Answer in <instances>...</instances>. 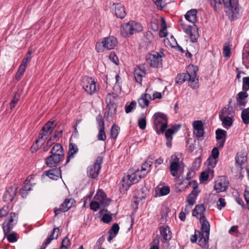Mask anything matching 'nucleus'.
Instances as JSON below:
<instances>
[{"instance_id":"15","label":"nucleus","mask_w":249,"mask_h":249,"mask_svg":"<svg viewBox=\"0 0 249 249\" xmlns=\"http://www.w3.org/2000/svg\"><path fill=\"white\" fill-rule=\"evenodd\" d=\"M180 24L183 31L187 35L190 36L192 42H195L196 41L198 35L196 33L195 34L192 33V27L191 25H187L183 22L182 20H180Z\"/></svg>"},{"instance_id":"61","label":"nucleus","mask_w":249,"mask_h":249,"mask_svg":"<svg viewBox=\"0 0 249 249\" xmlns=\"http://www.w3.org/2000/svg\"><path fill=\"white\" fill-rule=\"evenodd\" d=\"M219 204H217V208L220 210L223 207H224L226 205V202L225 199L223 198H219L218 199Z\"/></svg>"},{"instance_id":"14","label":"nucleus","mask_w":249,"mask_h":249,"mask_svg":"<svg viewBox=\"0 0 249 249\" xmlns=\"http://www.w3.org/2000/svg\"><path fill=\"white\" fill-rule=\"evenodd\" d=\"M159 230L162 242L165 243L171 239L172 232L168 226H161L159 228Z\"/></svg>"},{"instance_id":"12","label":"nucleus","mask_w":249,"mask_h":249,"mask_svg":"<svg viewBox=\"0 0 249 249\" xmlns=\"http://www.w3.org/2000/svg\"><path fill=\"white\" fill-rule=\"evenodd\" d=\"M75 203V200L73 198L66 199L64 202L61 204L59 208H54V212L56 216L61 212H65L68 211L73 204Z\"/></svg>"},{"instance_id":"59","label":"nucleus","mask_w":249,"mask_h":249,"mask_svg":"<svg viewBox=\"0 0 249 249\" xmlns=\"http://www.w3.org/2000/svg\"><path fill=\"white\" fill-rule=\"evenodd\" d=\"M32 54V52L30 51H29L26 56L22 60V62L21 64L23 65H26L27 62L31 60V57L30 56L31 54Z\"/></svg>"},{"instance_id":"27","label":"nucleus","mask_w":249,"mask_h":249,"mask_svg":"<svg viewBox=\"0 0 249 249\" xmlns=\"http://www.w3.org/2000/svg\"><path fill=\"white\" fill-rule=\"evenodd\" d=\"M197 10L195 9L188 11L185 15V19L193 23H196L197 21Z\"/></svg>"},{"instance_id":"31","label":"nucleus","mask_w":249,"mask_h":249,"mask_svg":"<svg viewBox=\"0 0 249 249\" xmlns=\"http://www.w3.org/2000/svg\"><path fill=\"white\" fill-rule=\"evenodd\" d=\"M241 118L244 124H249V107L244 109L242 110Z\"/></svg>"},{"instance_id":"54","label":"nucleus","mask_w":249,"mask_h":249,"mask_svg":"<svg viewBox=\"0 0 249 249\" xmlns=\"http://www.w3.org/2000/svg\"><path fill=\"white\" fill-rule=\"evenodd\" d=\"M175 133V131L173 128H169L165 132V137L167 140H172V135Z\"/></svg>"},{"instance_id":"33","label":"nucleus","mask_w":249,"mask_h":249,"mask_svg":"<svg viewBox=\"0 0 249 249\" xmlns=\"http://www.w3.org/2000/svg\"><path fill=\"white\" fill-rule=\"evenodd\" d=\"M26 68V65H23L22 64L20 65L15 76V79L16 80L19 81L21 79L24 73L25 72Z\"/></svg>"},{"instance_id":"20","label":"nucleus","mask_w":249,"mask_h":249,"mask_svg":"<svg viewBox=\"0 0 249 249\" xmlns=\"http://www.w3.org/2000/svg\"><path fill=\"white\" fill-rule=\"evenodd\" d=\"M94 198L98 200L104 207H107L109 204V200L107 199V196L102 190H99L95 196Z\"/></svg>"},{"instance_id":"5","label":"nucleus","mask_w":249,"mask_h":249,"mask_svg":"<svg viewBox=\"0 0 249 249\" xmlns=\"http://www.w3.org/2000/svg\"><path fill=\"white\" fill-rule=\"evenodd\" d=\"M146 173H142V171L137 170L132 174H128L123 177L121 183L122 187L125 190H127L132 184L137 183L140 179L144 178Z\"/></svg>"},{"instance_id":"42","label":"nucleus","mask_w":249,"mask_h":249,"mask_svg":"<svg viewBox=\"0 0 249 249\" xmlns=\"http://www.w3.org/2000/svg\"><path fill=\"white\" fill-rule=\"evenodd\" d=\"M78 151V148L76 144L70 143L69 145V151L68 154L74 156V154H76Z\"/></svg>"},{"instance_id":"55","label":"nucleus","mask_w":249,"mask_h":249,"mask_svg":"<svg viewBox=\"0 0 249 249\" xmlns=\"http://www.w3.org/2000/svg\"><path fill=\"white\" fill-rule=\"evenodd\" d=\"M223 56L224 57H230L231 54V50L229 46H224L223 51Z\"/></svg>"},{"instance_id":"38","label":"nucleus","mask_w":249,"mask_h":249,"mask_svg":"<svg viewBox=\"0 0 249 249\" xmlns=\"http://www.w3.org/2000/svg\"><path fill=\"white\" fill-rule=\"evenodd\" d=\"M119 129L120 127L116 124L112 126L110 130V136L112 139H115L117 137Z\"/></svg>"},{"instance_id":"57","label":"nucleus","mask_w":249,"mask_h":249,"mask_svg":"<svg viewBox=\"0 0 249 249\" xmlns=\"http://www.w3.org/2000/svg\"><path fill=\"white\" fill-rule=\"evenodd\" d=\"M99 203L97 201H92L90 203V209L96 212L99 208Z\"/></svg>"},{"instance_id":"60","label":"nucleus","mask_w":249,"mask_h":249,"mask_svg":"<svg viewBox=\"0 0 249 249\" xmlns=\"http://www.w3.org/2000/svg\"><path fill=\"white\" fill-rule=\"evenodd\" d=\"M54 143V141L50 138L47 141L46 144L43 147L44 151H47L49 150L52 145Z\"/></svg>"},{"instance_id":"17","label":"nucleus","mask_w":249,"mask_h":249,"mask_svg":"<svg viewBox=\"0 0 249 249\" xmlns=\"http://www.w3.org/2000/svg\"><path fill=\"white\" fill-rule=\"evenodd\" d=\"M63 158L60 157V156H54L51 155L45 159V163L49 167H56L60 161Z\"/></svg>"},{"instance_id":"44","label":"nucleus","mask_w":249,"mask_h":249,"mask_svg":"<svg viewBox=\"0 0 249 249\" xmlns=\"http://www.w3.org/2000/svg\"><path fill=\"white\" fill-rule=\"evenodd\" d=\"M194 129L196 130H201L204 129L203 124L201 121H195L193 123Z\"/></svg>"},{"instance_id":"39","label":"nucleus","mask_w":249,"mask_h":249,"mask_svg":"<svg viewBox=\"0 0 249 249\" xmlns=\"http://www.w3.org/2000/svg\"><path fill=\"white\" fill-rule=\"evenodd\" d=\"M142 117L138 120V126L142 130H144L146 126V116L144 114H142Z\"/></svg>"},{"instance_id":"11","label":"nucleus","mask_w":249,"mask_h":249,"mask_svg":"<svg viewBox=\"0 0 249 249\" xmlns=\"http://www.w3.org/2000/svg\"><path fill=\"white\" fill-rule=\"evenodd\" d=\"M10 215V218L7 219L3 224L2 228L4 234H6V233H9L18 221L17 214L15 213H11Z\"/></svg>"},{"instance_id":"7","label":"nucleus","mask_w":249,"mask_h":249,"mask_svg":"<svg viewBox=\"0 0 249 249\" xmlns=\"http://www.w3.org/2000/svg\"><path fill=\"white\" fill-rule=\"evenodd\" d=\"M164 56L162 52H154V53L146 54L145 59L147 63L153 68L161 67L162 65L161 58Z\"/></svg>"},{"instance_id":"21","label":"nucleus","mask_w":249,"mask_h":249,"mask_svg":"<svg viewBox=\"0 0 249 249\" xmlns=\"http://www.w3.org/2000/svg\"><path fill=\"white\" fill-rule=\"evenodd\" d=\"M182 164H178L175 161H172L169 166V170L171 174L173 177H179V172H181Z\"/></svg>"},{"instance_id":"45","label":"nucleus","mask_w":249,"mask_h":249,"mask_svg":"<svg viewBox=\"0 0 249 249\" xmlns=\"http://www.w3.org/2000/svg\"><path fill=\"white\" fill-rule=\"evenodd\" d=\"M162 24L163 25V28L160 30V33H159V36L160 37H165L167 35V29L165 24V21L164 20V19L162 18Z\"/></svg>"},{"instance_id":"53","label":"nucleus","mask_w":249,"mask_h":249,"mask_svg":"<svg viewBox=\"0 0 249 249\" xmlns=\"http://www.w3.org/2000/svg\"><path fill=\"white\" fill-rule=\"evenodd\" d=\"M96 120L98 124V127H105L104 121L101 114H99L96 116Z\"/></svg>"},{"instance_id":"52","label":"nucleus","mask_w":249,"mask_h":249,"mask_svg":"<svg viewBox=\"0 0 249 249\" xmlns=\"http://www.w3.org/2000/svg\"><path fill=\"white\" fill-rule=\"evenodd\" d=\"M19 100V95L16 93L13 99L11 101L10 103V108L12 109L13 108L15 107L16 104L18 102Z\"/></svg>"},{"instance_id":"58","label":"nucleus","mask_w":249,"mask_h":249,"mask_svg":"<svg viewBox=\"0 0 249 249\" xmlns=\"http://www.w3.org/2000/svg\"><path fill=\"white\" fill-rule=\"evenodd\" d=\"M219 155L218 148L214 147L212 151V156L214 160H216Z\"/></svg>"},{"instance_id":"25","label":"nucleus","mask_w":249,"mask_h":249,"mask_svg":"<svg viewBox=\"0 0 249 249\" xmlns=\"http://www.w3.org/2000/svg\"><path fill=\"white\" fill-rule=\"evenodd\" d=\"M50 153L54 156H60V157L62 158L64 157L63 148L59 143H56L53 147Z\"/></svg>"},{"instance_id":"29","label":"nucleus","mask_w":249,"mask_h":249,"mask_svg":"<svg viewBox=\"0 0 249 249\" xmlns=\"http://www.w3.org/2000/svg\"><path fill=\"white\" fill-rule=\"evenodd\" d=\"M50 135V134L47 132L46 130H43V128H42L41 132L39 134L38 139L36 141V144H37L38 143H40V146H41L43 143H44L45 140L48 138Z\"/></svg>"},{"instance_id":"3","label":"nucleus","mask_w":249,"mask_h":249,"mask_svg":"<svg viewBox=\"0 0 249 249\" xmlns=\"http://www.w3.org/2000/svg\"><path fill=\"white\" fill-rule=\"evenodd\" d=\"M196 71L193 67V69H189L186 72L178 74L176 77V83L181 85L185 81H188L189 86L193 89H196L199 87L198 78L196 76Z\"/></svg>"},{"instance_id":"41","label":"nucleus","mask_w":249,"mask_h":249,"mask_svg":"<svg viewBox=\"0 0 249 249\" xmlns=\"http://www.w3.org/2000/svg\"><path fill=\"white\" fill-rule=\"evenodd\" d=\"M227 187V186L226 185L223 184L221 182L216 183L214 186V189L217 192H220L226 190Z\"/></svg>"},{"instance_id":"30","label":"nucleus","mask_w":249,"mask_h":249,"mask_svg":"<svg viewBox=\"0 0 249 249\" xmlns=\"http://www.w3.org/2000/svg\"><path fill=\"white\" fill-rule=\"evenodd\" d=\"M205 207L203 204H197L196 206L195 209L193 211V215L197 216V215H201L202 216L204 211H205Z\"/></svg>"},{"instance_id":"47","label":"nucleus","mask_w":249,"mask_h":249,"mask_svg":"<svg viewBox=\"0 0 249 249\" xmlns=\"http://www.w3.org/2000/svg\"><path fill=\"white\" fill-rule=\"evenodd\" d=\"M152 164L153 161L151 160L145 161V163L142 164V169L140 171H142V173H145V171L147 170V168H150L152 165ZM146 173H147V172H146Z\"/></svg>"},{"instance_id":"24","label":"nucleus","mask_w":249,"mask_h":249,"mask_svg":"<svg viewBox=\"0 0 249 249\" xmlns=\"http://www.w3.org/2000/svg\"><path fill=\"white\" fill-rule=\"evenodd\" d=\"M151 99V95L148 93L142 94L141 98L138 100L139 106L142 108L147 107L149 104V101Z\"/></svg>"},{"instance_id":"16","label":"nucleus","mask_w":249,"mask_h":249,"mask_svg":"<svg viewBox=\"0 0 249 249\" xmlns=\"http://www.w3.org/2000/svg\"><path fill=\"white\" fill-rule=\"evenodd\" d=\"M17 189L16 187L13 186L8 187L3 196V200L7 203L11 202L16 195Z\"/></svg>"},{"instance_id":"56","label":"nucleus","mask_w":249,"mask_h":249,"mask_svg":"<svg viewBox=\"0 0 249 249\" xmlns=\"http://www.w3.org/2000/svg\"><path fill=\"white\" fill-rule=\"evenodd\" d=\"M112 220V216L108 214H104L102 217V221L105 223H109Z\"/></svg>"},{"instance_id":"10","label":"nucleus","mask_w":249,"mask_h":249,"mask_svg":"<svg viewBox=\"0 0 249 249\" xmlns=\"http://www.w3.org/2000/svg\"><path fill=\"white\" fill-rule=\"evenodd\" d=\"M82 86L87 93L91 95L96 92L98 87L93 79L86 77L83 79Z\"/></svg>"},{"instance_id":"4","label":"nucleus","mask_w":249,"mask_h":249,"mask_svg":"<svg viewBox=\"0 0 249 249\" xmlns=\"http://www.w3.org/2000/svg\"><path fill=\"white\" fill-rule=\"evenodd\" d=\"M154 121V128L156 133L160 135L163 134L168 126V117L167 115L161 112L155 113L153 116Z\"/></svg>"},{"instance_id":"48","label":"nucleus","mask_w":249,"mask_h":249,"mask_svg":"<svg viewBox=\"0 0 249 249\" xmlns=\"http://www.w3.org/2000/svg\"><path fill=\"white\" fill-rule=\"evenodd\" d=\"M170 192V187L168 186H162L160 189V196H163L167 195Z\"/></svg>"},{"instance_id":"6","label":"nucleus","mask_w":249,"mask_h":249,"mask_svg":"<svg viewBox=\"0 0 249 249\" xmlns=\"http://www.w3.org/2000/svg\"><path fill=\"white\" fill-rule=\"evenodd\" d=\"M142 30V26L140 23L132 20L122 25L121 33L124 37H126Z\"/></svg>"},{"instance_id":"62","label":"nucleus","mask_w":249,"mask_h":249,"mask_svg":"<svg viewBox=\"0 0 249 249\" xmlns=\"http://www.w3.org/2000/svg\"><path fill=\"white\" fill-rule=\"evenodd\" d=\"M196 136L198 140H202L203 139L204 136V129H201V130H196Z\"/></svg>"},{"instance_id":"43","label":"nucleus","mask_w":249,"mask_h":249,"mask_svg":"<svg viewBox=\"0 0 249 249\" xmlns=\"http://www.w3.org/2000/svg\"><path fill=\"white\" fill-rule=\"evenodd\" d=\"M223 124L225 126H231L232 124V120L231 118L229 116H226L223 118V116H221V119Z\"/></svg>"},{"instance_id":"34","label":"nucleus","mask_w":249,"mask_h":249,"mask_svg":"<svg viewBox=\"0 0 249 249\" xmlns=\"http://www.w3.org/2000/svg\"><path fill=\"white\" fill-rule=\"evenodd\" d=\"M247 160V157L243 154H237L235 158L236 163L240 166L241 168H242V166L245 163Z\"/></svg>"},{"instance_id":"63","label":"nucleus","mask_w":249,"mask_h":249,"mask_svg":"<svg viewBox=\"0 0 249 249\" xmlns=\"http://www.w3.org/2000/svg\"><path fill=\"white\" fill-rule=\"evenodd\" d=\"M63 133V130H61L59 131H55L53 138L54 140L53 141H57L59 138L61 136L62 134Z\"/></svg>"},{"instance_id":"23","label":"nucleus","mask_w":249,"mask_h":249,"mask_svg":"<svg viewBox=\"0 0 249 249\" xmlns=\"http://www.w3.org/2000/svg\"><path fill=\"white\" fill-rule=\"evenodd\" d=\"M143 66L137 67L134 70V76L136 81L139 83L142 82V78L145 74V70L143 69Z\"/></svg>"},{"instance_id":"8","label":"nucleus","mask_w":249,"mask_h":249,"mask_svg":"<svg viewBox=\"0 0 249 249\" xmlns=\"http://www.w3.org/2000/svg\"><path fill=\"white\" fill-rule=\"evenodd\" d=\"M103 159L101 156H98L94 163L88 167L87 172L88 177L92 178H96L99 173L103 162Z\"/></svg>"},{"instance_id":"49","label":"nucleus","mask_w":249,"mask_h":249,"mask_svg":"<svg viewBox=\"0 0 249 249\" xmlns=\"http://www.w3.org/2000/svg\"><path fill=\"white\" fill-rule=\"evenodd\" d=\"M136 105V102L134 101H132L128 105L125 107V111L126 113H129L132 111Z\"/></svg>"},{"instance_id":"1","label":"nucleus","mask_w":249,"mask_h":249,"mask_svg":"<svg viewBox=\"0 0 249 249\" xmlns=\"http://www.w3.org/2000/svg\"><path fill=\"white\" fill-rule=\"evenodd\" d=\"M201 231L196 230L195 234L191 236L192 243H196L198 238V245L200 247L208 249L209 248V240L210 232V225L205 216L200 217Z\"/></svg>"},{"instance_id":"36","label":"nucleus","mask_w":249,"mask_h":249,"mask_svg":"<svg viewBox=\"0 0 249 249\" xmlns=\"http://www.w3.org/2000/svg\"><path fill=\"white\" fill-rule=\"evenodd\" d=\"M42 128L46 130L49 134H51L54 128V122H48Z\"/></svg>"},{"instance_id":"13","label":"nucleus","mask_w":249,"mask_h":249,"mask_svg":"<svg viewBox=\"0 0 249 249\" xmlns=\"http://www.w3.org/2000/svg\"><path fill=\"white\" fill-rule=\"evenodd\" d=\"M190 184L192 185L194 189L187 196V201L189 205L192 206L196 202V200L198 196L199 192L196 190L197 187V184L196 180H193L190 183Z\"/></svg>"},{"instance_id":"51","label":"nucleus","mask_w":249,"mask_h":249,"mask_svg":"<svg viewBox=\"0 0 249 249\" xmlns=\"http://www.w3.org/2000/svg\"><path fill=\"white\" fill-rule=\"evenodd\" d=\"M119 229H120V228H119V226L118 225V224L117 223H115L114 224L110 230L109 231V233H112L113 232V234H114V235H116L119 231Z\"/></svg>"},{"instance_id":"40","label":"nucleus","mask_w":249,"mask_h":249,"mask_svg":"<svg viewBox=\"0 0 249 249\" xmlns=\"http://www.w3.org/2000/svg\"><path fill=\"white\" fill-rule=\"evenodd\" d=\"M99 132L97 135L98 140L104 141L106 139V135L105 131V127H98Z\"/></svg>"},{"instance_id":"35","label":"nucleus","mask_w":249,"mask_h":249,"mask_svg":"<svg viewBox=\"0 0 249 249\" xmlns=\"http://www.w3.org/2000/svg\"><path fill=\"white\" fill-rule=\"evenodd\" d=\"M4 236L6 237L8 241L11 243L16 242L18 239V234L15 232L10 233H6V234H4Z\"/></svg>"},{"instance_id":"22","label":"nucleus","mask_w":249,"mask_h":249,"mask_svg":"<svg viewBox=\"0 0 249 249\" xmlns=\"http://www.w3.org/2000/svg\"><path fill=\"white\" fill-rule=\"evenodd\" d=\"M248 97V94L246 92L240 91L236 96V101L237 106L245 107L247 103L246 99Z\"/></svg>"},{"instance_id":"26","label":"nucleus","mask_w":249,"mask_h":249,"mask_svg":"<svg viewBox=\"0 0 249 249\" xmlns=\"http://www.w3.org/2000/svg\"><path fill=\"white\" fill-rule=\"evenodd\" d=\"M46 174L50 178L56 180L61 175V171L60 168H53L48 171H46Z\"/></svg>"},{"instance_id":"28","label":"nucleus","mask_w":249,"mask_h":249,"mask_svg":"<svg viewBox=\"0 0 249 249\" xmlns=\"http://www.w3.org/2000/svg\"><path fill=\"white\" fill-rule=\"evenodd\" d=\"M115 13L117 18L121 19L124 18L126 16V12L124 6L121 3L116 4Z\"/></svg>"},{"instance_id":"19","label":"nucleus","mask_w":249,"mask_h":249,"mask_svg":"<svg viewBox=\"0 0 249 249\" xmlns=\"http://www.w3.org/2000/svg\"><path fill=\"white\" fill-rule=\"evenodd\" d=\"M60 234V230L58 228H54L52 233L48 236L46 240L44 242L42 246V249H45L46 247L54 239H57Z\"/></svg>"},{"instance_id":"64","label":"nucleus","mask_w":249,"mask_h":249,"mask_svg":"<svg viewBox=\"0 0 249 249\" xmlns=\"http://www.w3.org/2000/svg\"><path fill=\"white\" fill-rule=\"evenodd\" d=\"M208 178L209 175L207 173L205 172H202L201 173L200 176V180L206 181L208 180Z\"/></svg>"},{"instance_id":"2","label":"nucleus","mask_w":249,"mask_h":249,"mask_svg":"<svg viewBox=\"0 0 249 249\" xmlns=\"http://www.w3.org/2000/svg\"><path fill=\"white\" fill-rule=\"evenodd\" d=\"M211 6L214 10H219L223 3L226 8V12L231 15V19H234L237 16L241 13V7L238 4V0H209Z\"/></svg>"},{"instance_id":"18","label":"nucleus","mask_w":249,"mask_h":249,"mask_svg":"<svg viewBox=\"0 0 249 249\" xmlns=\"http://www.w3.org/2000/svg\"><path fill=\"white\" fill-rule=\"evenodd\" d=\"M117 39L113 36L106 37L102 41L103 46L107 50H111L117 45Z\"/></svg>"},{"instance_id":"46","label":"nucleus","mask_w":249,"mask_h":249,"mask_svg":"<svg viewBox=\"0 0 249 249\" xmlns=\"http://www.w3.org/2000/svg\"><path fill=\"white\" fill-rule=\"evenodd\" d=\"M70 246V240L67 237H65L62 240L60 249H68Z\"/></svg>"},{"instance_id":"50","label":"nucleus","mask_w":249,"mask_h":249,"mask_svg":"<svg viewBox=\"0 0 249 249\" xmlns=\"http://www.w3.org/2000/svg\"><path fill=\"white\" fill-rule=\"evenodd\" d=\"M153 245L150 249H159L160 237L157 235L153 241Z\"/></svg>"},{"instance_id":"32","label":"nucleus","mask_w":249,"mask_h":249,"mask_svg":"<svg viewBox=\"0 0 249 249\" xmlns=\"http://www.w3.org/2000/svg\"><path fill=\"white\" fill-rule=\"evenodd\" d=\"M216 139L217 140H226L227 137V131L222 129L218 128L215 131Z\"/></svg>"},{"instance_id":"9","label":"nucleus","mask_w":249,"mask_h":249,"mask_svg":"<svg viewBox=\"0 0 249 249\" xmlns=\"http://www.w3.org/2000/svg\"><path fill=\"white\" fill-rule=\"evenodd\" d=\"M106 102L107 103V109H108L107 114L106 112L105 115L108 117V116L115 114L116 109L117 105L115 104V98L113 93H109L107 95L106 98Z\"/></svg>"},{"instance_id":"37","label":"nucleus","mask_w":249,"mask_h":249,"mask_svg":"<svg viewBox=\"0 0 249 249\" xmlns=\"http://www.w3.org/2000/svg\"><path fill=\"white\" fill-rule=\"evenodd\" d=\"M32 190V185L30 183H29V181L27 180L25 181V185L22 187L21 190V194L23 197L24 196H26V193L28 191H31Z\"/></svg>"}]
</instances>
